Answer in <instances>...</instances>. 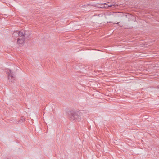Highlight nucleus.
Here are the masks:
<instances>
[{"label": "nucleus", "mask_w": 159, "mask_h": 159, "mask_svg": "<svg viewBox=\"0 0 159 159\" xmlns=\"http://www.w3.org/2000/svg\"><path fill=\"white\" fill-rule=\"evenodd\" d=\"M81 116V113L79 111H71L68 114L69 117L72 119H80Z\"/></svg>", "instance_id": "obj_1"}, {"label": "nucleus", "mask_w": 159, "mask_h": 159, "mask_svg": "<svg viewBox=\"0 0 159 159\" xmlns=\"http://www.w3.org/2000/svg\"><path fill=\"white\" fill-rule=\"evenodd\" d=\"M19 34L18 37L17 39V43L18 44H22L24 43L25 40V33H23L20 31H18Z\"/></svg>", "instance_id": "obj_2"}, {"label": "nucleus", "mask_w": 159, "mask_h": 159, "mask_svg": "<svg viewBox=\"0 0 159 159\" xmlns=\"http://www.w3.org/2000/svg\"><path fill=\"white\" fill-rule=\"evenodd\" d=\"M7 74L8 75L9 80L11 82L14 81L15 77L13 72L11 70H9V71L7 72Z\"/></svg>", "instance_id": "obj_3"}, {"label": "nucleus", "mask_w": 159, "mask_h": 159, "mask_svg": "<svg viewBox=\"0 0 159 159\" xmlns=\"http://www.w3.org/2000/svg\"><path fill=\"white\" fill-rule=\"evenodd\" d=\"M106 3H108V7H109L110 9H114L118 7V5L117 4L115 3H110V2H107Z\"/></svg>", "instance_id": "obj_4"}, {"label": "nucleus", "mask_w": 159, "mask_h": 159, "mask_svg": "<svg viewBox=\"0 0 159 159\" xmlns=\"http://www.w3.org/2000/svg\"><path fill=\"white\" fill-rule=\"evenodd\" d=\"M91 5L98 8H104L103 4H97L95 5Z\"/></svg>", "instance_id": "obj_5"}, {"label": "nucleus", "mask_w": 159, "mask_h": 159, "mask_svg": "<svg viewBox=\"0 0 159 159\" xmlns=\"http://www.w3.org/2000/svg\"><path fill=\"white\" fill-rule=\"evenodd\" d=\"M19 32L18 31H14L12 34V37L15 39H16V38H17L18 37V35L19 34L18 33Z\"/></svg>", "instance_id": "obj_6"}, {"label": "nucleus", "mask_w": 159, "mask_h": 159, "mask_svg": "<svg viewBox=\"0 0 159 159\" xmlns=\"http://www.w3.org/2000/svg\"><path fill=\"white\" fill-rule=\"evenodd\" d=\"M103 4H104V8H105L106 9H108L109 8L108 6H107V5H108V3H106Z\"/></svg>", "instance_id": "obj_7"}, {"label": "nucleus", "mask_w": 159, "mask_h": 159, "mask_svg": "<svg viewBox=\"0 0 159 159\" xmlns=\"http://www.w3.org/2000/svg\"><path fill=\"white\" fill-rule=\"evenodd\" d=\"M25 120H20L18 121H17L18 122H17L16 123L17 124H20L21 123L24 122Z\"/></svg>", "instance_id": "obj_8"}, {"label": "nucleus", "mask_w": 159, "mask_h": 159, "mask_svg": "<svg viewBox=\"0 0 159 159\" xmlns=\"http://www.w3.org/2000/svg\"><path fill=\"white\" fill-rule=\"evenodd\" d=\"M29 122L30 124H33V120H29Z\"/></svg>", "instance_id": "obj_9"}, {"label": "nucleus", "mask_w": 159, "mask_h": 159, "mask_svg": "<svg viewBox=\"0 0 159 159\" xmlns=\"http://www.w3.org/2000/svg\"><path fill=\"white\" fill-rule=\"evenodd\" d=\"M89 5H91L89 4H88L86 5H83V6H82V7H84L85 6H88Z\"/></svg>", "instance_id": "obj_10"}, {"label": "nucleus", "mask_w": 159, "mask_h": 159, "mask_svg": "<svg viewBox=\"0 0 159 159\" xmlns=\"http://www.w3.org/2000/svg\"><path fill=\"white\" fill-rule=\"evenodd\" d=\"M157 88L158 89H159V86H157Z\"/></svg>", "instance_id": "obj_11"}, {"label": "nucleus", "mask_w": 159, "mask_h": 159, "mask_svg": "<svg viewBox=\"0 0 159 159\" xmlns=\"http://www.w3.org/2000/svg\"><path fill=\"white\" fill-rule=\"evenodd\" d=\"M127 15H125L126 17H127Z\"/></svg>", "instance_id": "obj_12"}, {"label": "nucleus", "mask_w": 159, "mask_h": 159, "mask_svg": "<svg viewBox=\"0 0 159 159\" xmlns=\"http://www.w3.org/2000/svg\"><path fill=\"white\" fill-rule=\"evenodd\" d=\"M119 22H117V23H116V24H119Z\"/></svg>", "instance_id": "obj_13"}]
</instances>
